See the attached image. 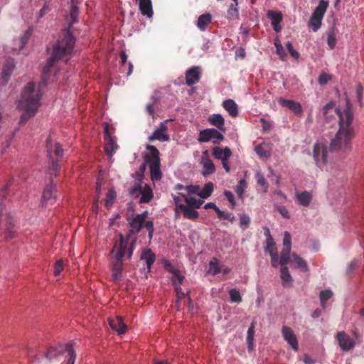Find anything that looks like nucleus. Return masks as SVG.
<instances>
[{
	"label": "nucleus",
	"mask_w": 364,
	"mask_h": 364,
	"mask_svg": "<svg viewBox=\"0 0 364 364\" xmlns=\"http://www.w3.org/2000/svg\"><path fill=\"white\" fill-rule=\"evenodd\" d=\"M279 102L281 106L287 107L291 111H292L296 115H302L303 109L299 102L291 100H286L284 98H280L279 100Z\"/></svg>",
	"instance_id": "18"
},
{
	"label": "nucleus",
	"mask_w": 364,
	"mask_h": 364,
	"mask_svg": "<svg viewBox=\"0 0 364 364\" xmlns=\"http://www.w3.org/2000/svg\"><path fill=\"white\" fill-rule=\"evenodd\" d=\"M212 154L215 159L221 161H228L232 156V151L227 146L223 149L220 146H215L213 149Z\"/></svg>",
	"instance_id": "21"
},
{
	"label": "nucleus",
	"mask_w": 364,
	"mask_h": 364,
	"mask_svg": "<svg viewBox=\"0 0 364 364\" xmlns=\"http://www.w3.org/2000/svg\"><path fill=\"white\" fill-rule=\"evenodd\" d=\"M8 188L9 185L7 184L0 189V241L3 239L8 241L12 239L16 233L13 218L4 210V199Z\"/></svg>",
	"instance_id": "4"
},
{
	"label": "nucleus",
	"mask_w": 364,
	"mask_h": 364,
	"mask_svg": "<svg viewBox=\"0 0 364 364\" xmlns=\"http://www.w3.org/2000/svg\"><path fill=\"white\" fill-rule=\"evenodd\" d=\"M255 151L257 154L262 158H268L270 156L269 151L265 149L262 145H257Z\"/></svg>",
	"instance_id": "52"
},
{
	"label": "nucleus",
	"mask_w": 364,
	"mask_h": 364,
	"mask_svg": "<svg viewBox=\"0 0 364 364\" xmlns=\"http://www.w3.org/2000/svg\"><path fill=\"white\" fill-rule=\"evenodd\" d=\"M147 215L148 211L145 210L143 213L138 214L135 218L129 221V224L133 231L137 232L141 229Z\"/></svg>",
	"instance_id": "23"
},
{
	"label": "nucleus",
	"mask_w": 364,
	"mask_h": 364,
	"mask_svg": "<svg viewBox=\"0 0 364 364\" xmlns=\"http://www.w3.org/2000/svg\"><path fill=\"white\" fill-rule=\"evenodd\" d=\"M250 223L251 219L247 214H241L240 215L239 225L242 230L247 229L250 226Z\"/></svg>",
	"instance_id": "44"
},
{
	"label": "nucleus",
	"mask_w": 364,
	"mask_h": 364,
	"mask_svg": "<svg viewBox=\"0 0 364 364\" xmlns=\"http://www.w3.org/2000/svg\"><path fill=\"white\" fill-rule=\"evenodd\" d=\"M184 279V277L180 273L178 270L174 272L171 277L173 285L181 284Z\"/></svg>",
	"instance_id": "53"
},
{
	"label": "nucleus",
	"mask_w": 364,
	"mask_h": 364,
	"mask_svg": "<svg viewBox=\"0 0 364 364\" xmlns=\"http://www.w3.org/2000/svg\"><path fill=\"white\" fill-rule=\"evenodd\" d=\"M216 213L219 219H224L230 222H233L235 219V215L232 213H225L223 210H221L220 208Z\"/></svg>",
	"instance_id": "49"
},
{
	"label": "nucleus",
	"mask_w": 364,
	"mask_h": 364,
	"mask_svg": "<svg viewBox=\"0 0 364 364\" xmlns=\"http://www.w3.org/2000/svg\"><path fill=\"white\" fill-rule=\"evenodd\" d=\"M295 196L297 203L304 207H307L312 199L311 193L306 191L301 193H296Z\"/></svg>",
	"instance_id": "32"
},
{
	"label": "nucleus",
	"mask_w": 364,
	"mask_h": 364,
	"mask_svg": "<svg viewBox=\"0 0 364 364\" xmlns=\"http://www.w3.org/2000/svg\"><path fill=\"white\" fill-rule=\"evenodd\" d=\"M141 259L145 261L147 269L150 272L151 266L155 262L156 255L151 249H146L141 252Z\"/></svg>",
	"instance_id": "29"
},
{
	"label": "nucleus",
	"mask_w": 364,
	"mask_h": 364,
	"mask_svg": "<svg viewBox=\"0 0 364 364\" xmlns=\"http://www.w3.org/2000/svg\"><path fill=\"white\" fill-rule=\"evenodd\" d=\"M274 44L276 48L277 54L280 58V59L284 60L285 59L287 55H286V53H285V50L284 49L282 44L278 38H277L274 40Z\"/></svg>",
	"instance_id": "42"
},
{
	"label": "nucleus",
	"mask_w": 364,
	"mask_h": 364,
	"mask_svg": "<svg viewBox=\"0 0 364 364\" xmlns=\"http://www.w3.org/2000/svg\"><path fill=\"white\" fill-rule=\"evenodd\" d=\"M333 296V292L330 289L323 290L320 292V301L323 309L326 308V301Z\"/></svg>",
	"instance_id": "46"
},
{
	"label": "nucleus",
	"mask_w": 364,
	"mask_h": 364,
	"mask_svg": "<svg viewBox=\"0 0 364 364\" xmlns=\"http://www.w3.org/2000/svg\"><path fill=\"white\" fill-rule=\"evenodd\" d=\"M31 33H32V29L31 28H29L28 30H26L24 32L23 35L21 36V38L18 39V44H19L18 50L22 49L25 46V45L27 43V41L31 37Z\"/></svg>",
	"instance_id": "48"
},
{
	"label": "nucleus",
	"mask_w": 364,
	"mask_h": 364,
	"mask_svg": "<svg viewBox=\"0 0 364 364\" xmlns=\"http://www.w3.org/2000/svg\"><path fill=\"white\" fill-rule=\"evenodd\" d=\"M224 139L223 135L214 128L200 130L198 141L200 142H208L212 141L213 144H218Z\"/></svg>",
	"instance_id": "11"
},
{
	"label": "nucleus",
	"mask_w": 364,
	"mask_h": 364,
	"mask_svg": "<svg viewBox=\"0 0 364 364\" xmlns=\"http://www.w3.org/2000/svg\"><path fill=\"white\" fill-rule=\"evenodd\" d=\"M328 6V1L320 0L318 6L312 13L309 21V27L313 31L316 32L321 26L322 19Z\"/></svg>",
	"instance_id": "7"
},
{
	"label": "nucleus",
	"mask_w": 364,
	"mask_h": 364,
	"mask_svg": "<svg viewBox=\"0 0 364 364\" xmlns=\"http://www.w3.org/2000/svg\"><path fill=\"white\" fill-rule=\"evenodd\" d=\"M211 20L212 16L209 13L200 15L197 21L198 28L202 31H205Z\"/></svg>",
	"instance_id": "35"
},
{
	"label": "nucleus",
	"mask_w": 364,
	"mask_h": 364,
	"mask_svg": "<svg viewBox=\"0 0 364 364\" xmlns=\"http://www.w3.org/2000/svg\"><path fill=\"white\" fill-rule=\"evenodd\" d=\"M323 115L326 120L331 119L328 112L336 113L339 117V129L334 137L331 140V151H346L351 148V141L355 136L354 115L349 100L346 101V107L343 111L335 107L333 102L326 104L323 108Z\"/></svg>",
	"instance_id": "1"
},
{
	"label": "nucleus",
	"mask_w": 364,
	"mask_h": 364,
	"mask_svg": "<svg viewBox=\"0 0 364 364\" xmlns=\"http://www.w3.org/2000/svg\"><path fill=\"white\" fill-rule=\"evenodd\" d=\"M286 48L289 53V54L294 58L295 59H298L299 58V52L293 47L292 43L290 41H288L286 43Z\"/></svg>",
	"instance_id": "55"
},
{
	"label": "nucleus",
	"mask_w": 364,
	"mask_h": 364,
	"mask_svg": "<svg viewBox=\"0 0 364 364\" xmlns=\"http://www.w3.org/2000/svg\"><path fill=\"white\" fill-rule=\"evenodd\" d=\"M224 196L231 204L232 208H234L236 205V200L234 194L230 191H225Z\"/></svg>",
	"instance_id": "58"
},
{
	"label": "nucleus",
	"mask_w": 364,
	"mask_h": 364,
	"mask_svg": "<svg viewBox=\"0 0 364 364\" xmlns=\"http://www.w3.org/2000/svg\"><path fill=\"white\" fill-rule=\"evenodd\" d=\"M180 210L182 211L183 217L188 220H196L198 218V212L196 208L185 205H180Z\"/></svg>",
	"instance_id": "34"
},
{
	"label": "nucleus",
	"mask_w": 364,
	"mask_h": 364,
	"mask_svg": "<svg viewBox=\"0 0 364 364\" xmlns=\"http://www.w3.org/2000/svg\"><path fill=\"white\" fill-rule=\"evenodd\" d=\"M281 279L282 281V286L284 287H289L292 282V277L289 271L288 267H282L280 269Z\"/></svg>",
	"instance_id": "37"
},
{
	"label": "nucleus",
	"mask_w": 364,
	"mask_h": 364,
	"mask_svg": "<svg viewBox=\"0 0 364 364\" xmlns=\"http://www.w3.org/2000/svg\"><path fill=\"white\" fill-rule=\"evenodd\" d=\"M146 149L149 151L144 156L146 163L150 170V177L153 182L160 181L162 178L159 150L153 145L146 144Z\"/></svg>",
	"instance_id": "5"
},
{
	"label": "nucleus",
	"mask_w": 364,
	"mask_h": 364,
	"mask_svg": "<svg viewBox=\"0 0 364 364\" xmlns=\"http://www.w3.org/2000/svg\"><path fill=\"white\" fill-rule=\"evenodd\" d=\"M201 76V68L199 66H193L186 73V80L188 86H192L198 83Z\"/></svg>",
	"instance_id": "16"
},
{
	"label": "nucleus",
	"mask_w": 364,
	"mask_h": 364,
	"mask_svg": "<svg viewBox=\"0 0 364 364\" xmlns=\"http://www.w3.org/2000/svg\"><path fill=\"white\" fill-rule=\"evenodd\" d=\"M104 139L105 141V151L106 154L111 158L118 149V146L115 138L110 134L109 124L108 122L104 123Z\"/></svg>",
	"instance_id": "12"
},
{
	"label": "nucleus",
	"mask_w": 364,
	"mask_h": 364,
	"mask_svg": "<svg viewBox=\"0 0 364 364\" xmlns=\"http://www.w3.org/2000/svg\"><path fill=\"white\" fill-rule=\"evenodd\" d=\"M220 271H221V269H220V267L218 259L216 258H213L209 262V269H208V272L213 275H216L219 272H220Z\"/></svg>",
	"instance_id": "41"
},
{
	"label": "nucleus",
	"mask_w": 364,
	"mask_h": 364,
	"mask_svg": "<svg viewBox=\"0 0 364 364\" xmlns=\"http://www.w3.org/2000/svg\"><path fill=\"white\" fill-rule=\"evenodd\" d=\"M290 252L291 248L284 249L281 253L279 260L278 259V265L280 264L282 267H286L285 265L290 260Z\"/></svg>",
	"instance_id": "40"
},
{
	"label": "nucleus",
	"mask_w": 364,
	"mask_h": 364,
	"mask_svg": "<svg viewBox=\"0 0 364 364\" xmlns=\"http://www.w3.org/2000/svg\"><path fill=\"white\" fill-rule=\"evenodd\" d=\"M223 106L232 117H235L238 115V106L233 100L228 99L224 100Z\"/></svg>",
	"instance_id": "28"
},
{
	"label": "nucleus",
	"mask_w": 364,
	"mask_h": 364,
	"mask_svg": "<svg viewBox=\"0 0 364 364\" xmlns=\"http://www.w3.org/2000/svg\"><path fill=\"white\" fill-rule=\"evenodd\" d=\"M275 243L271 235H269L267 238V247L265 251L269 253L271 257L272 265L274 267H278V254L274 250Z\"/></svg>",
	"instance_id": "19"
},
{
	"label": "nucleus",
	"mask_w": 364,
	"mask_h": 364,
	"mask_svg": "<svg viewBox=\"0 0 364 364\" xmlns=\"http://www.w3.org/2000/svg\"><path fill=\"white\" fill-rule=\"evenodd\" d=\"M130 194L133 197H137L139 194L141 195L139 203H149L153 198V191L151 188L148 184H142L138 183L134 184L130 191Z\"/></svg>",
	"instance_id": "9"
},
{
	"label": "nucleus",
	"mask_w": 364,
	"mask_h": 364,
	"mask_svg": "<svg viewBox=\"0 0 364 364\" xmlns=\"http://www.w3.org/2000/svg\"><path fill=\"white\" fill-rule=\"evenodd\" d=\"M14 67L15 65L13 59H9L6 61L1 73V77L4 81H8Z\"/></svg>",
	"instance_id": "33"
},
{
	"label": "nucleus",
	"mask_w": 364,
	"mask_h": 364,
	"mask_svg": "<svg viewBox=\"0 0 364 364\" xmlns=\"http://www.w3.org/2000/svg\"><path fill=\"white\" fill-rule=\"evenodd\" d=\"M283 245L284 246V249H291V237L290 233L287 231H285L284 233Z\"/></svg>",
	"instance_id": "57"
},
{
	"label": "nucleus",
	"mask_w": 364,
	"mask_h": 364,
	"mask_svg": "<svg viewBox=\"0 0 364 364\" xmlns=\"http://www.w3.org/2000/svg\"><path fill=\"white\" fill-rule=\"evenodd\" d=\"M64 351L68 352L69 355V359L67 364H75L76 355L73 349V344L70 343H68L65 346L59 345L58 346L50 348L45 353V356L46 358L52 360L53 358H55L60 355Z\"/></svg>",
	"instance_id": "8"
},
{
	"label": "nucleus",
	"mask_w": 364,
	"mask_h": 364,
	"mask_svg": "<svg viewBox=\"0 0 364 364\" xmlns=\"http://www.w3.org/2000/svg\"><path fill=\"white\" fill-rule=\"evenodd\" d=\"M267 17L271 20V24L275 32L279 33L282 30L280 23L282 21V14L280 11L269 10L267 11Z\"/></svg>",
	"instance_id": "20"
},
{
	"label": "nucleus",
	"mask_w": 364,
	"mask_h": 364,
	"mask_svg": "<svg viewBox=\"0 0 364 364\" xmlns=\"http://www.w3.org/2000/svg\"><path fill=\"white\" fill-rule=\"evenodd\" d=\"M180 285L181 284H175V285H173L175 291L176 292V295H177L178 299H181L183 297L187 296L188 300L190 301L191 298L189 296V293L188 292L184 293L182 289L181 288Z\"/></svg>",
	"instance_id": "56"
},
{
	"label": "nucleus",
	"mask_w": 364,
	"mask_h": 364,
	"mask_svg": "<svg viewBox=\"0 0 364 364\" xmlns=\"http://www.w3.org/2000/svg\"><path fill=\"white\" fill-rule=\"evenodd\" d=\"M214 186L211 182L207 183L204 185L203 189L198 193V196L202 199H206L212 194Z\"/></svg>",
	"instance_id": "38"
},
{
	"label": "nucleus",
	"mask_w": 364,
	"mask_h": 364,
	"mask_svg": "<svg viewBox=\"0 0 364 364\" xmlns=\"http://www.w3.org/2000/svg\"><path fill=\"white\" fill-rule=\"evenodd\" d=\"M246 188L247 183L245 180L243 178L240 179L236 186L235 192L240 197H242Z\"/></svg>",
	"instance_id": "51"
},
{
	"label": "nucleus",
	"mask_w": 364,
	"mask_h": 364,
	"mask_svg": "<svg viewBox=\"0 0 364 364\" xmlns=\"http://www.w3.org/2000/svg\"><path fill=\"white\" fill-rule=\"evenodd\" d=\"M78 13L77 7L73 5L70 11V21L68 22V28L63 31L62 35L53 45L52 55L47 60L43 68L42 80L39 85L41 88L47 83V76L54 61L70 55L72 53L75 43V38L73 35V26L77 21Z\"/></svg>",
	"instance_id": "2"
},
{
	"label": "nucleus",
	"mask_w": 364,
	"mask_h": 364,
	"mask_svg": "<svg viewBox=\"0 0 364 364\" xmlns=\"http://www.w3.org/2000/svg\"><path fill=\"white\" fill-rule=\"evenodd\" d=\"M120 58H121V63H122L120 70H121L122 73H124V70H125L127 61V55L125 53V51L122 50L120 52Z\"/></svg>",
	"instance_id": "63"
},
{
	"label": "nucleus",
	"mask_w": 364,
	"mask_h": 364,
	"mask_svg": "<svg viewBox=\"0 0 364 364\" xmlns=\"http://www.w3.org/2000/svg\"><path fill=\"white\" fill-rule=\"evenodd\" d=\"M59 169H60V165L58 163V161H53V159H52L51 165L50 166V167L48 168V173L50 176H55L57 175Z\"/></svg>",
	"instance_id": "54"
},
{
	"label": "nucleus",
	"mask_w": 364,
	"mask_h": 364,
	"mask_svg": "<svg viewBox=\"0 0 364 364\" xmlns=\"http://www.w3.org/2000/svg\"><path fill=\"white\" fill-rule=\"evenodd\" d=\"M43 200L45 203H53L55 200V193H54V187L53 184H50L47 186L43 191L42 195Z\"/></svg>",
	"instance_id": "36"
},
{
	"label": "nucleus",
	"mask_w": 364,
	"mask_h": 364,
	"mask_svg": "<svg viewBox=\"0 0 364 364\" xmlns=\"http://www.w3.org/2000/svg\"><path fill=\"white\" fill-rule=\"evenodd\" d=\"M46 149L48 156L51 159H53V155L57 158H61L63 155L64 150L61 148L60 144L55 143V144H53L50 136L46 139Z\"/></svg>",
	"instance_id": "17"
},
{
	"label": "nucleus",
	"mask_w": 364,
	"mask_h": 364,
	"mask_svg": "<svg viewBox=\"0 0 364 364\" xmlns=\"http://www.w3.org/2000/svg\"><path fill=\"white\" fill-rule=\"evenodd\" d=\"M198 190H199L198 186H193V185L186 186V194L187 196L192 195V194L198 195V193H199Z\"/></svg>",
	"instance_id": "60"
},
{
	"label": "nucleus",
	"mask_w": 364,
	"mask_h": 364,
	"mask_svg": "<svg viewBox=\"0 0 364 364\" xmlns=\"http://www.w3.org/2000/svg\"><path fill=\"white\" fill-rule=\"evenodd\" d=\"M255 327V322H252L247 330V343L249 350H252L253 348Z\"/></svg>",
	"instance_id": "39"
},
{
	"label": "nucleus",
	"mask_w": 364,
	"mask_h": 364,
	"mask_svg": "<svg viewBox=\"0 0 364 364\" xmlns=\"http://www.w3.org/2000/svg\"><path fill=\"white\" fill-rule=\"evenodd\" d=\"M179 196L184 198L185 202L186 203V206L193 208L196 209L199 208L201 205L203 203V200L201 199H198L192 196H188L186 194V193L181 191L178 193Z\"/></svg>",
	"instance_id": "27"
},
{
	"label": "nucleus",
	"mask_w": 364,
	"mask_h": 364,
	"mask_svg": "<svg viewBox=\"0 0 364 364\" xmlns=\"http://www.w3.org/2000/svg\"><path fill=\"white\" fill-rule=\"evenodd\" d=\"M291 261L295 268L299 269L304 272H307L309 271V267L306 262L296 254H292Z\"/></svg>",
	"instance_id": "30"
},
{
	"label": "nucleus",
	"mask_w": 364,
	"mask_h": 364,
	"mask_svg": "<svg viewBox=\"0 0 364 364\" xmlns=\"http://www.w3.org/2000/svg\"><path fill=\"white\" fill-rule=\"evenodd\" d=\"M209 122L215 126L219 130L225 132V120L220 114H213L210 116Z\"/></svg>",
	"instance_id": "31"
},
{
	"label": "nucleus",
	"mask_w": 364,
	"mask_h": 364,
	"mask_svg": "<svg viewBox=\"0 0 364 364\" xmlns=\"http://www.w3.org/2000/svg\"><path fill=\"white\" fill-rule=\"evenodd\" d=\"M41 97V89L35 90L33 82H30L23 89L21 98L18 104V108L24 111L20 118L21 123H25L36 113L40 106Z\"/></svg>",
	"instance_id": "3"
},
{
	"label": "nucleus",
	"mask_w": 364,
	"mask_h": 364,
	"mask_svg": "<svg viewBox=\"0 0 364 364\" xmlns=\"http://www.w3.org/2000/svg\"><path fill=\"white\" fill-rule=\"evenodd\" d=\"M331 79V76L325 73H321L318 79V83L321 85H326Z\"/></svg>",
	"instance_id": "62"
},
{
	"label": "nucleus",
	"mask_w": 364,
	"mask_h": 364,
	"mask_svg": "<svg viewBox=\"0 0 364 364\" xmlns=\"http://www.w3.org/2000/svg\"><path fill=\"white\" fill-rule=\"evenodd\" d=\"M166 122L164 121L160 123L159 127L149 137V141L159 140L160 141H167L169 139L168 135L166 134L167 125Z\"/></svg>",
	"instance_id": "15"
},
{
	"label": "nucleus",
	"mask_w": 364,
	"mask_h": 364,
	"mask_svg": "<svg viewBox=\"0 0 364 364\" xmlns=\"http://www.w3.org/2000/svg\"><path fill=\"white\" fill-rule=\"evenodd\" d=\"M116 198V193L114 189H110L107 193L106 198L105 199V204L106 206H111Z\"/></svg>",
	"instance_id": "50"
},
{
	"label": "nucleus",
	"mask_w": 364,
	"mask_h": 364,
	"mask_svg": "<svg viewBox=\"0 0 364 364\" xmlns=\"http://www.w3.org/2000/svg\"><path fill=\"white\" fill-rule=\"evenodd\" d=\"M336 338L339 347L343 351L348 352L355 348V341L345 331H338L336 333Z\"/></svg>",
	"instance_id": "13"
},
{
	"label": "nucleus",
	"mask_w": 364,
	"mask_h": 364,
	"mask_svg": "<svg viewBox=\"0 0 364 364\" xmlns=\"http://www.w3.org/2000/svg\"><path fill=\"white\" fill-rule=\"evenodd\" d=\"M109 324L112 329L116 331L118 334L122 335L127 331V326L123 322L121 316H117L116 318H109Z\"/></svg>",
	"instance_id": "22"
},
{
	"label": "nucleus",
	"mask_w": 364,
	"mask_h": 364,
	"mask_svg": "<svg viewBox=\"0 0 364 364\" xmlns=\"http://www.w3.org/2000/svg\"><path fill=\"white\" fill-rule=\"evenodd\" d=\"M328 148L326 141L318 140L314 145L313 156L317 166L326 164L327 161Z\"/></svg>",
	"instance_id": "10"
},
{
	"label": "nucleus",
	"mask_w": 364,
	"mask_h": 364,
	"mask_svg": "<svg viewBox=\"0 0 364 364\" xmlns=\"http://www.w3.org/2000/svg\"><path fill=\"white\" fill-rule=\"evenodd\" d=\"M282 334L284 339L288 343L291 348L294 351L299 350V343L296 336L294 333L293 330L286 326H284L282 328Z\"/></svg>",
	"instance_id": "14"
},
{
	"label": "nucleus",
	"mask_w": 364,
	"mask_h": 364,
	"mask_svg": "<svg viewBox=\"0 0 364 364\" xmlns=\"http://www.w3.org/2000/svg\"><path fill=\"white\" fill-rule=\"evenodd\" d=\"M63 269V261L62 259H59L56 262L54 266V274L58 276L60 274V272Z\"/></svg>",
	"instance_id": "61"
},
{
	"label": "nucleus",
	"mask_w": 364,
	"mask_h": 364,
	"mask_svg": "<svg viewBox=\"0 0 364 364\" xmlns=\"http://www.w3.org/2000/svg\"><path fill=\"white\" fill-rule=\"evenodd\" d=\"M139 3L141 14L147 18H151L154 14L151 0H136Z\"/></svg>",
	"instance_id": "24"
},
{
	"label": "nucleus",
	"mask_w": 364,
	"mask_h": 364,
	"mask_svg": "<svg viewBox=\"0 0 364 364\" xmlns=\"http://www.w3.org/2000/svg\"><path fill=\"white\" fill-rule=\"evenodd\" d=\"M230 301L232 303H240L242 301V296L237 289H231L228 291Z\"/></svg>",
	"instance_id": "43"
},
{
	"label": "nucleus",
	"mask_w": 364,
	"mask_h": 364,
	"mask_svg": "<svg viewBox=\"0 0 364 364\" xmlns=\"http://www.w3.org/2000/svg\"><path fill=\"white\" fill-rule=\"evenodd\" d=\"M255 178L257 183L264 188V192L266 193L268 190V183L264 175L258 171L255 173Z\"/></svg>",
	"instance_id": "47"
},
{
	"label": "nucleus",
	"mask_w": 364,
	"mask_h": 364,
	"mask_svg": "<svg viewBox=\"0 0 364 364\" xmlns=\"http://www.w3.org/2000/svg\"><path fill=\"white\" fill-rule=\"evenodd\" d=\"M119 241L116 242L110 253L117 262H123L124 259H130L134 252V241H130L129 237L119 234Z\"/></svg>",
	"instance_id": "6"
},
{
	"label": "nucleus",
	"mask_w": 364,
	"mask_h": 364,
	"mask_svg": "<svg viewBox=\"0 0 364 364\" xmlns=\"http://www.w3.org/2000/svg\"><path fill=\"white\" fill-rule=\"evenodd\" d=\"M237 6V2H235V4H231L229 6L228 10V18L229 19H236L238 17L239 12Z\"/></svg>",
	"instance_id": "45"
},
{
	"label": "nucleus",
	"mask_w": 364,
	"mask_h": 364,
	"mask_svg": "<svg viewBox=\"0 0 364 364\" xmlns=\"http://www.w3.org/2000/svg\"><path fill=\"white\" fill-rule=\"evenodd\" d=\"M40 2L43 4V6L38 12V18H42L48 11V4L46 0H41Z\"/></svg>",
	"instance_id": "59"
},
{
	"label": "nucleus",
	"mask_w": 364,
	"mask_h": 364,
	"mask_svg": "<svg viewBox=\"0 0 364 364\" xmlns=\"http://www.w3.org/2000/svg\"><path fill=\"white\" fill-rule=\"evenodd\" d=\"M327 43L331 49H333L336 44V39L333 33L328 35Z\"/></svg>",
	"instance_id": "64"
},
{
	"label": "nucleus",
	"mask_w": 364,
	"mask_h": 364,
	"mask_svg": "<svg viewBox=\"0 0 364 364\" xmlns=\"http://www.w3.org/2000/svg\"><path fill=\"white\" fill-rule=\"evenodd\" d=\"M111 270L113 281L119 282L122 277L123 262L114 260V262L112 265Z\"/></svg>",
	"instance_id": "26"
},
{
	"label": "nucleus",
	"mask_w": 364,
	"mask_h": 364,
	"mask_svg": "<svg viewBox=\"0 0 364 364\" xmlns=\"http://www.w3.org/2000/svg\"><path fill=\"white\" fill-rule=\"evenodd\" d=\"M200 164L203 167L202 174L204 176H208L215 171V166L214 163L208 157L203 156L200 160Z\"/></svg>",
	"instance_id": "25"
}]
</instances>
